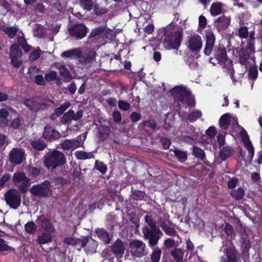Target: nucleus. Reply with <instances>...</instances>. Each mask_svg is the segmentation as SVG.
<instances>
[{
  "label": "nucleus",
  "instance_id": "1",
  "mask_svg": "<svg viewBox=\"0 0 262 262\" xmlns=\"http://www.w3.org/2000/svg\"><path fill=\"white\" fill-rule=\"evenodd\" d=\"M219 125L224 129H226L231 126L232 128L235 130L236 133L239 134L249 152L248 160H251L254 153V148L249 139L247 132L238 125L237 118L230 115L229 113L225 114L220 118Z\"/></svg>",
  "mask_w": 262,
  "mask_h": 262
},
{
  "label": "nucleus",
  "instance_id": "30",
  "mask_svg": "<svg viewBox=\"0 0 262 262\" xmlns=\"http://www.w3.org/2000/svg\"><path fill=\"white\" fill-rule=\"evenodd\" d=\"M98 236L105 244L110 243L111 238L108 232L103 229H98L96 231Z\"/></svg>",
  "mask_w": 262,
  "mask_h": 262
},
{
  "label": "nucleus",
  "instance_id": "35",
  "mask_svg": "<svg viewBox=\"0 0 262 262\" xmlns=\"http://www.w3.org/2000/svg\"><path fill=\"white\" fill-rule=\"evenodd\" d=\"M171 254L176 262H181L183 257V252L180 249H176L171 252Z\"/></svg>",
  "mask_w": 262,
  "mask_h": 262
},
{
  "label": "nucleus",
  "instance_id": "57",
  "mask_svg": "<svg viewBox=\"0 0 262 262\" xmlns=\"http://www.w3.org/2000/svg\"><path fill=\"white\" fill-rule=\"evenodd\" d=\"M207 135L210 138H213L216 134V130L214 127H210L206 132Z\"/></svg>",
  "mask_w": 262,
  "mask_h": 262
},
{
  "label": "nucleus",
  "instance_id": "28",
  "mask_svg": "<svg viewBox=\"0 0 262 262\" xmlns=\"http://www.w3.org/2000/svg\"><path fill=\"white\" fill-rule=\"evenodd\" d=\"M251 52L249 50L247 49L246 47L245 49H241L239 51V59L240 63L242 64H246V60L248 59L250 56V54L251 53H254Z\"/></svg>",
  "mask_w": 262,
  "mask_h": 262
},
{
  "label": "nucleus",
  "instance_id": "13",
  "mask_svg": "<svg viewBox=\"0 0 262 262\" xmlns=\"http://www.w3.org/2000/svg\"><path fill=\"white\" fill-rule=\"evenodd\" d=\"M230 16L224 15L218 17L214 21V26L219 32H224L230 25Z\"/></svg>",
  "mask_w": 262,
  "mask_h": 262
},
{
  "label": "nucleus",
  "instance_id": "22",
  "mask_svg": "<svg viewBox=\"0 0 262 262\" xmlns=\"http://www.w3.org/2000/svg\"><path fill=\"white\" fill-rule=\"evenodd\" d=\"M82 56V52L79 49H74L63 52L61 57L65 58H78Z\"/></svg>",
  "mask_w": 262,
  "mask_h": 262
},
{
  "label": "nucleus",
  "instance_id": "11",
  "mask_svg": "<svg viewBox=\"0 0 262 262\" xmlns=\"http://www.w3.org/2000/svg\"><path fill=\"white\" fill-rule=\"evenodd\" d=\"M129 247L132 254L137 257H141L145 254V245L142 241L134 240L130 242Z\"/></svg>",
  "mask_w": 262,
  "mask_h": 262
},
{
  "label": "nucleus",
  "instance_id": "34",
  "mask_svg": "<svg viewBox=\"0 0 262 262\" xmlns=\"http://www.w3.org/2000/svg\"><path fill=\"white\" fill-rule=\"evenodd\" d=\"M37 226L33 222H29L25 225V231L30 234L35 233L37 231Z\"/></svg>",
  "mask_w": 262,
  "mask_h": 262
},
{
  "label": "nucleus",
  "instance_id": "9",
  "mask_svg": "<svg viewBox=\"0 0 262 262\" xmlns=\"http://www.w3.org/2000/svg\"><path fill=\"white\" fill-rule=\"evenodd\" d=\"M13 181L14 184L19 188L22 192H25L29 186L30 183L28 179L22 172H17L14 174Z\"/></svg>",
  "mask_w": 262,
  "mask_h": 262
},
{
  "label": "nucleus",
  "instance_id": "54",
  "mask_svg": "<svg viewBox=\"0 0 262 262\" xmlns=\"http://www.w3.org/2000/svg\"><path fill=\"white\" fill-rule=\"evenodd\" d=\"M112 116L114 121L117 123H120L122 120V116L120 113L117 111L113 113Z\"/></svg>",
  "mask_w": 262,
  "mask_h": 262
},
{
  "label": "nucleus",
  "instance_id": "49",
  "mask_svg": "<svg viewBox=\"0 0 262 262\" xmlns=\"http://www.w3.org/2000/svg\"><path fill=\"white\" fill-rule=\"evenodd\" d=\"M119 107L123 111H127L130 108V104L125 101L120 100L118 102Z\"/></svg>",
  "mask_w": 262,
  "mask_h": 262
},
{
  "label": "nucleus",
  "instance_id": "12",
  "mask_svg": "<svg viewBox=\"0 0 262 262\" xmlns=\"http://www.w3.org/2000/svg\"><path fill=\"white\" fill-rule=\"evenodd\" d=\"M10 57L12 64L15 68H18L22 63L21 60V51L16 45H13L10 48Z\"/></svg>",
  "mask_w": 262,
  "mask_h": 262
},
{
  "label": "nucleus",
  "instance_id": "41",
  "mask_svg": "<svg viewBox=\"0 0 262 262\" xmlns=\"http://www.w3.org/2000/svg\"><path fill=\"white\" fill-rule=\"evenodd\" d=\"M244 194V190L242 188H238L231 192V195L236 200L241 199Z\"/></svg>",
  "mask_w": 262,
  "mask_h": 262
},
{
  "label": "nucleus",
  "instance_id": "23",
  "mask_svg": "<svg viewBox=\"0 0 262 262\" xmlns=\"http://www.w3.org/2000/svg\"><path fill=\"white\" fill-rule=\"evenodd\" d=\"M81 244L88 254L94 253L96 252L97 244L96 242L93 239H88L86 243L82 241Z\"/></svg>",
  "mask_w": 262,
  "mask_h": 262
},
{
  "label": "nucleus",
  "instance_id": "45",
  "mask_svg": "<svg viewBox=\"0 0 262 262\" xmlns=\"http://www.w3.org/2000/svg\"><path fill=\"white\" fill-rule=\"evenodd\" d=\"M70 104L68 102H64L60 105V107L57 108L55 110V113L57 116L61 115L69 106Z\"/></svg>",
  "mask_w": 262,
  "mask_h": 262
},
{
  "label": "nucleus",
  "instance_id": "51",
  "mask_svg": "<svg viewBox=\"0 0 262 262\" xmlns=\"http://www.w3.org/2000/svg\"><path fill=\"white\" fill-rule=\"evenodd\" d=\"M174 154L181 162L185 161L187 158L186 153L183 151L176 150L174 151Z\"/></svg>",
  "mask_w": 262,
  "mask_h": 262
},
{
  "label": "nucleus",
  "instance_id": "14",
  "mask_svg": "<svg viewBox=\"0 0 262 262\" xmlns=\"http://www.w3.org/2000/svg\"><path fill=\"white\" fill-rule=\"evenodd\" d=\"M69 32L72 36L81 39L86 35L88 28L82 24H78L69 29Z\"/></svg>",
  "mask_w": 262,
  "mask_h": 262
},
{
  "label": "nucleus",
  "instance_id": "47",
  "mask_svg": "<svg viewBox=\"0 0 262 262\" xmlns=\"http://www.w3.org/2000/svg\"><path fill=\"white\" fill-rule=\"evenodd\" d=\"M41 51L39 49L34 50L30 54L29 59L31 61H34L40 56Z\"/></svg>",
  "mask_w": 262,
  "mask_h": 262
},
{
  "label": "nucleus",
  "instance_id": "24",
  "mask_svg": "<svg viewBox=\"0 0 262 262\" xmlns=\"http://www.w3.org/2000/svg\"><path fill=\"white\" fill-rule=\"evenodd\" d=\"M51 232H42L38 236L37 243L40 245L46 244L53 241V237Z\"/></svg>",
  "mask_w": 262,
  "mask_h": 262
},
{
  "label": "nucleus",
  "instance_id": "10",
  "mask_svg": "<svg viewBox=\"0 0 262 262\" xmlns=\"http://www.w3.org/2000/svg\"><path fill=\"white\" fill-rule=\"evenodd\" d=\"M203 40L202 37L198 34L190 36L186 43L187 48L191 52L197 53L202 49Z\"/></svg>",
  "mask_w": 262,
  "mask_h": 262
},
{
  "label": "nucleus",
  "instance_id": "31",
  "mask_svg": "<svg viewBox=\"0 0 262 262\" xmlns=\"http://www.w3.org/2000/svg\"><path fill=\"white\" fill-rule=\"evenodd\" d=\"M152 248V253L151 254V259L152 262H159L161 257V250L158 248L154 246H150Z\"/></svg>",
  "mask_w": 262,
  "mask_h": 262
},
{
  "label": "nucleus",
  "instance_id": "44",
  "mask_svg": "<svg viewBox=\"0 0 262 262\" xmlns=\"http://www.w3.org/2000/svg\"><path fill=\"white\" fill-rule=\"evenodd\" d=\"M32 146L37 150H42L45 148V144L42 141L36 140L31 142Z\"/></svg>",
  "mask_w": 262,
  "mask_h": 262
},
{
  "label": "nucleus",
  "instance_id": "64",
  "mask_svg": "<svg viewBox=\"0 0 262 262\" xmlns=\"http://www.w3.org/2000/svg\"><path fill=\"white\" fill-rule=\"evenodd\" d=\"M224 230L228 235H231L233 232V228L231 225L226 223L224 226Z\"/></svg>",
  "mask_w": 262,
  "mask_h": 262
},
{
  "label": "nucleus",
  "instance_id": "43",
  "mask_svg": "<svg viewBox=\"0 0 262 262\" xmlns=\"http://www.w3.org/2000/svg\"><path fill=\"white\" fill-rule=\"evenodd\" d=\"M80 4L83 9L90 11L93 8V2L92 0H80Z\"/></svg>",
  "mask_w": 262,
  "mask_h": 262
},
{
  "label": "nucleus",
  "instance_id": "7",
  "mask_svg": "<svg viewBox=\"0 0 262 262\" xmlns=\"http://www.w3.org/2000/svg\"><path fill=\"white\" fill-rule=\"evenodd\" d=\"M5 199L7 204L13 209L17 208L21 203L20 194L15 189H11L6 192Z\"/></svg>",
  "mask_w": 262,
  "mask_h": 262
},
{
  "label": "nucleus",
  "instance_id": "59",
  "mask_svg": "<svg viewBox=\"0 0 262 262\" xmlns=\"http://www.w3.org/2000/svg\"><path fill=\"white\" fill-rule=\"evenodd\" d=\"M10 176L9 174H6L0 179V186L2 188L6 182L10 179Z\"/></svg>",
  "mask_w": 262,
  "mask_h": 262
},
{
  "label": "nucleus",
  "instance_id": "40",
  "mask_svg": "<svg viewBox=\"0 0 262 262\" xmlns=\"http://www.w3.org/2000/svg\"><path fill=\"white\" fill-rule=\"evenodd\" d=\"M45 79L47 81H52L58 79L57 72L55 71H50L45 76Z\"/></svg>",
  "mask_w": 262,
  "mask_h": 262
},
{
  "label": "nucleus",
  "instance_id": "62",
  "mask_svg": "<svg viewBox=\"0 0 262 262\" xmlns=\"http://www.w3.org/2000/svg\"><path fill=\"white\" fill-rule=\"evenodd\" d=\"M38 70L36 67H32L29 69V73L30 75V77L33 78L34 76H36V74L38 73Z\"/></svg>",
  "mask_w": 262,
  "mask_h": 262
},
{
  "label": "nucleus",
  "instance_id": "3",
  "mask_svg": "<svg viewBox=\"0 0 262 262\" xmlns=\"http://www.w3.org/2000/svg\"><path fill=\"white\" fill-rule=\"evenodd\" d=\"M145 220L151 229H149L146 226L144 227L142 229L144 236L146 238L149 239V245L150 246H156L163 233L160 229L156 226L155 222L151 216L146 215Z\"/></svg>",
  "mask_w": 262,
  "mask_h": 262
},
{
  "label": "nucleus",
  "instance_id": "27",
  "mask_svg": "<svg viewBox=\"0 0 262 262\" xmlns=\"http://www.w3.org/2000/svg\"><path fill=\"white\" fill-rule=\"evenodd\" d=\"M223 4L220 2H215L212 4L210 8V12L212 15H217L222 12Z\"/></svg>",
  "mask_w": 262,
  "mask_h": 262
},
{
  "label": "nucleus",
  "instance_id": "39",
  "mask_svg": "<svg viewBox=\"0 0 262 262\" xmlns=\"http://www.w3.org/2000/svg\"><path fill=\"white\" fill-rule=\"evenodd\" d=\"M206 43L214 44L215 40V36L211 29L205 31Z\"/></svg>",
  "mask_w": 262,
  "mask_h": 262
},
{
  "label": "nucleus",
  "instance_id": "48",
  "mask_svg": "<svg viewBox=\"0 0 262 262\" xmlns=\"http://www.w3.org/2000/svg\"><path fill=\"white\" fill-rule=\"evenodd\" d=\"M81 242L79 239L74 237H67L64 239V243L66 244L73 246L76 245L81 243Z\"/></svg>",
  "mask_w": 262,
  "mask_h": 262
},
{
  "label": "nucleus",
  "instance_id": "32",
  "mask_svg": "<svg viewBox=\"0 0 262 262\" xmlns=\"http://www.w3.org/2000/svg\"><path fill=\"white\" fill-rule=\"evenodd\" d=\"M40 226L43 229L48 232H52L54 230V228L51 222L46 218H43L41 220Z\"/></svg>",
  "mask_w": 262,
  "mask_h": 262
},
{
  "label": "nucleus",
  "instance_id": "15",
  "mask_svg": "<svg viewBox=\"0 0 262 262\" xmlns=\"http://www.w3.org/2000/svg\"><path fill=\"white\" fill-rule=\"evenodd\" d=\"M24 151L21 149H13L9 154L10 160L12 163L20 164L24 159Z\"/></svg>",
  "mask_w": 262,
  "mask_h": 262
},
{
  "label": "nucleus",
  "instance_id": "36",
  "mask_svg": "<svg viewBox=\"0 0 262 262\" xmlns=\"http://www.w3.org/2000/svg\"><path fill=\"white\" fill-rule=\"evenodd\" d=\"M8 115V111L5 109L2 108L0 110V126H5L8 122L7 117Z\"/></svg>",
  "mask_w": 262,
  "mask_h": 262
},
{
  "label": "nucleus",
  "instance_id": "17",
  "mask_svg": "<svg viewBox=\"0 0 262 262\" xmlns=\"http://www.w3.org/2000/svg\"><path fill=\"white\" fill-rule=\"evenodd\" d=\"M82 143L79 140H65L61 144V148L64 150L73 151L81 146Z\"/></svg>",
  "mask_w": 262,
  "mask_h": 262
},
{
  "label": "nucleus",
  "instance_id": "21",
  "mask_svg": "<svg viewBox=\"0 0 262 262\" xmlns=\"http://www.w3.org/2000/svg\"><path fill=\"white\" fill-rule=\"evenodd\" d=\"M24 104L29 109L33 112L38 111L40 107V101L38 98L26 99Z\"/></svg>",
  "mask_w": 262,
  "mask_h": 262
},
{
  "label": "nucleus",
  "instance_id": "42",
  "mask_svg": "<svg viewBox=\"0 0 262 262\" xmlns=\"http://www.w3.org/2000/svg\"><path fill=\"white\" fill-rule=\"evenodd\" d=\"M193 154L195 157L201 160H203L205 157L204 151L196 146H194L193 148Z\"/></svg>",
  "mask_w": 262,
  "mask_h": 262
},
{
  "label": "nucleus",
  "instance_id": "2",
  "mask_svg": "<svg viewBox=\"0 0 262 262\" xmlns=\"http://www.w3.org/2000/svg\"><path fill=\"white\" fill-rule=\"evenodd\" d=\"M161 35L164 48L168 50L177 49L181 41L182 31L175 27L174 23L159 30V36Z\"/></svg>",
  "mask_w": 262,
  "mask_h": 262
},
{
  "label": "nucleus",
  "instance_id": "25",
  "mask_svg": "<svg viewBox=\"0 0 262 262\" xmlns=\"http://www.w3.org/2000/svg\"><path fill=\"white\" fill-rule=\"evenodd\" d=\"M215 59L221 63H224L227 60V54L225 49H219L215 51Z\"/></svg>",
  "mask_w": 262,
  "mask_h": 262
},
{
  "label": "nucleus",
  "instance_id": "5",
  "mask_svg": "<svg viewBox=\"0 0 262 262\" xmlns=\"http://www.w3.org/2000/svg\"><path fill=\"white\" fill-rule=\"evenodd\" d=\"M171 95L179 101H188L189 106L192 107L194 105L193 98L190 96V93L184 87L177 86L171 90Z\"/></svg>",
  "mask_w": 262,
  "mask_h": 262
},
{
  "label": "nucleus",
  "instance_id": "20",
  "mask_svg": "<svg viewBox=\"0 0 262 262\" xmlns=\"http://www.w3.org/2000/svg\"><path fill=\"white\" fill-rule=\"evenodd\" d=\"M225 252L226 259L222 257L221 262H237L235 252L232 247H228L225 250Z\"/></svg>",
  "mask_w": 262,
  "mask_h": 262
},
{
  "label": "nucleus",
  "instance_id": "6",
  "mask_svg": "<svg viewBox=\"0 0 262 262\" xmlns=\"http://www.w3.org/2000/svg\"><path fill=\"white\" fill-rule=\"evenodd\" d=\"M254 35L255 31L254 30L248 32L247 27L245 26L240 27L238 31V35L239 37L247 39L246 45L247 49L252 52L255 50L254 44L255 38Z\"/></svg>",
  "mask_w": 262,
  "mask_h": 262
},
{
  "label": "nucleus",
  "instance_id": "53",
  "mask_svg": "<svg viewBox=\"0 0 262 262\" xmlns=\"http://www.w3.org/2000/svg\"><path fill=\"white\" fill-rule=\"evenodd\" d=\"M95 167L102 173H105L107 170L106 166L102 163H99L96 161Z\"/></svg>",
  "mask_w": 262,
  "mask_h": 262
},
{
  "label": "nucleus",
  "instance_id": "61",
  "mask_svg": "<svg viewBox=\"0 0 262 262\" xmlns=\"http://www.w3.org/2000/svg\"><path fill=\"white\" fill-rule=\"evenodd\" d=\"M103 28L101 27L95 28L92 31L91 35L93 36H96L102 33L103 31Z\"/></svg>",
  "mask_w": 262,
  "mask_h": 262
},
{
  "label": "nucleus",
  "instance_id": "56",
  "mask_svg": "<svg viewBox=\"0 0 262 262\" xmlns=\"http://www.w3.org/2000/svg\"><path fill=\"white\" fill-rule=\"evenodd\" d=\"M207 24L206 17L203 15L200 16L199 18V26L200 27L204 28Z\"/></svg>",
  "mask_w": 262,
  "mask_h": 262
},
{
  "label": "nucleus",
  "instance_id": "26",
  "mask_svg": "<svg viewBox=\"0 0 262 262\" xmlns=\"http://www.w3.org/2000/svg\"><path fill=\"white\" fill-rule=\"evenodd\" d=\"M124 249L123 244L120 239H117L112 247V250L115 254H122Z\"/></svg>",
  "mask_w": 262,
  "mask_h": 262
},
{
  "label": "nucleus",
  "instance_id": "63",
  "mask_svg": "<svg viewBox=\"0 0 262 262\" xmlns=\"http://www.w3.org/2000/svg\"><path fill=\"white\" fill-rule=\"evenodd\" d=\"M154 25L152 24H149L144 28V32L148 34H151L154 30Z\"/></svg>",
  "mask_w": 262,
  "mask_h": 262
},
{
  "label": "nucleus",
  "instance_id": "55",
  "mask_svg": "<svg viewBox=\"0 0 262 262\" xmlns=\"http://www.w3.org/2000/svg\"><path fill=\"white\" fill-rule=\"evenodd\" d=\"M214 44H209L206 43L205 47L204 49V53L206 55L209 56L211 54Z\"/></svg>",
  "mask_w": 262,
  "mask_h": 262
},
{
  "label": "nucleus",
  "instance_id": "16",
  "mask_svg": "<svg viewBox=\"0 0 262 262\" xmlns=\"http://www.w3.org/2000/svg\"><path fill=\"white\" fill-rule=\"evenodd\" d=\"M159 224L162 228L163 230L168 235H173L176 233L174 228L172 227L171 223L166 219H161L158 222Z\"/></svg>",
  "mask_w": 262,
  "mask_h": 262
},
{
  "label": "nucleus",
  "instance_id": "19",
  "mask_svg": "<svg viewBox=\"0 0 262 262\" xmlns=\"http://www.w3.org/2000/svg\"><path fill=\"white\" fill-rule=\"evenodd\" d=\"M43 137L48 140H51L53 139H58L60 135L52 127L50 126H46L45 128V131L43 133Z\"/></svg>",
  "mask_w": 262,
  "mask_h": 262
},
{
  "label": "nucleus",
  "instance_id": "8",
  "mask_svg": "<svg viewBox=\"0 0 262 262\" xmlns=\"http://www.w3.org/2000/svg\"><path fill=\"white\" fill-rule=\"evenodd\" d=\"M30 191L33 194L40 196H46L52 194L50 184L48 181L34 186L30 189Z\"/></svg>",
  "mask_w": 262,
  "mask_h": 262
},
{
  "label": "nucleus",
  "instance_id": "60",
  "mask_svg": "<svg viewBox=\"0 0 262 262\" xmlns=\"http://www.w3.org/2000/svg\"><path fill=\"white\" fill-rule=\"evenodd\" d=\"M174 241L173 239L168 238L164 241V245L167 248H171L174 246Z\"/></svg>",
  "mask_w": 262,
  "mask_h": 262
},
{
  "label": "nucleus",
  "instance_id": "46",
  "mask_svg": "<svg viewBox=\"0 0 262 262\" xmlns=\"http://www.w3.org/2000/svg\"><path fill=\"white\" fill-rule=\"evenodd\" d=\"M202 112L200 111H196L190 113L188 116V119L191 122H194L197 119L200 118L202 116Z\"/></svg>",
  "mask_w": 262,
  "mask_h": 262
},
{
  "label": "nucleus",
  "instance_id": "58",
  "mask_svg": "<svg viewBox=\"0 0 262 262\" xmlns=\"http://www.w3.org/2000/svg\"><path fill=\"white\" fill-rule=\"evenodd\" d=\"M9 247L4 241V239L0 238V251H7Z\"/></svg>",
  "mask_w": 262,
  "mask_h": 262
},
{
  "label": "nucleus",
  "instance_id": "38",
  "mask_svg": "<svg viewBox=\"0 0 262 262\" xmlns=\"http://www.w3.org/2000/svg\"><path fill=\"white\" fill-rule=\"evenodd\" d=\"M60 76L67 80L71 79V74L68 69L63 65H61L58 68Z\"/></svg>",
  "mask_w": 262,
  "mask_h": 262
},
{
  "label": "nucleus",
  "instance_id": "18",
  "mask_svg": "<svg viewBox=\"0 0 262 262\" xmlns=\"http://www.w3.org/2000/svg\"><path fill=\"white\" fill-rule=\"evenodd\" d=\"M82 114L83 112L82 111H79L75 114L73 111L70 110L63 115L62 117L61 121L64 123H69L73 120H77L81 118L82 116Z\"/></svg>",
  "mask_w": 262,
  "mask_h": 262
},
{
  "label": "nucleus",
  "instance_id": "33",
  "mask_svg": "<svg viewBox=\"0 0 262 262\" xmlns=\"http://www.w3.org/2000/svg\"><path fill=\"white\" fill-rule=\"evenodd\" d=\"M233 149L229 146L223 147L220 151V156L221 158L224 160L230 157L233 153Z\"/></svg>",
  "mask_w": 262,
  "mask_h": 262
},
{
  "label": "nucleus",
  "instance_id": "4",
  "mask_svg": "<svg viewBox=\"0 0 262 262\" xmlns=\"http://www.w3.org/2000/svg\"><path fill=\"white\" fill-rule=\"evenodd\" d=\"M66 163V159L63 153L54 150L45 156L44 164L48 169H54Z\"/></svg>",
  "mask_w": 262,
  "mask_h": 262
},
{
  "label": "nucleus",
  "instance_id": "29",
  "mask_svg": "<svg viewBox=\"0 0 262 262\" xmlns=\"http://www.w3.org/2000/svg\"><path fill=\"white\" fill-rule=\"evenodd\" d=\"M0 29L10 38H13L18 31V28L16 27H6L1 26Z\"/></svg>",
  "mask_w": 262,
  "mask_h": 262
},
{
  "label": "nucleus",
  "instance_id": "37",
  "mask_svg": "<svg viewBox=\"0 0 262 262\" xmlns=\"http://www.w3.org/2000/svg\"><path fill=\"white\" fill-rule=\"evenodd\" d=\"M75 157L78 159L85 160L86 159H91L94 158V155L92 153H86L83 151H77L75 153Z\"/></svg>",
  "mask_w": 262,
  "mask_h": 262
},
{
  "label": "nucleus",
  "instance_id": "50",
  "mask_svg": "<svg viewBox=\"0 0 262 262\" xmlns=\"http://www.w3.org/2000/svg\"><path fill=\"white\" fill-rule=\"evenodd\" d=\"M33 78L35 79V82L37 84L41 85L45 84L46 80H45V77H43L42 75L37 74L36 76H34Z\"/></svg>",
  "mask_w": 262,
  "mask_h": 262
},
{
  "label": "nucleus",
  "instance_id": "52",
  "mask_svg": "<svg viewBox=\"0 0 262 262\" xmlns=\"http://www.w3.org/2000/svg\"><path fill=\"white\" fill-rule=\"evenodd\" d=\"M258 74L257 69L255 67H252L250 69L248 76L249 78L255 79L257 78Z\"/></svg>",
  "mask_w": 262,
  "mask_h": 262
}]
</instances>
